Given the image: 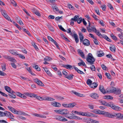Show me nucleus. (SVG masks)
<instances>
[{"label":"nucleus","mask_w":123,"mask_h":123,"mask_svg":"<svg viewBox=\"0 0 123 123\" xmlns=\"http://www.w3.org/2000/svg\"><path fill=\"white\" fill-rule=\"evenodd\" d=\"M69 111L66 109H61L60 114L63 115L69 114V115H66V117L70 119H73V117L72 116V115L69 114Z\"/></svg>","instance_id":"nucleus-1"},{"label":"nucleus","mask_w":123,"mask_h":123,"mask_svg":"<svg viewBox=\"0 0 123 123\" xmlns=\"http://www.w3.org/2000/svg\"><path fill=\"white\" fill-rule=\"evenodd\" d=\"M86 60L89 63V64L92 65L95 61V59L93 57L92 54L89 53L86 58Z\"/></svg>","instance_id":"nucleus-2"},{"label":"nucleus","mask_w":123,"mask_h":123,"mask_svg":"<svg viewBox=\"0 0 123 123\" xmlns=\"http://www.w3.org/2000/svg\"><path fill=\"white\" fill-rule=\"evenodd\" d=\"M71 20L76 22L77 21V23L79 24L82 21V18L80 17L79 18V16L77 15H75L74 18H72L71 19Z\"/></svg>","instance_id":"nucleus-3"},{"label":"nucleus","mask_w":123,"mask_h":123,"mask_svg":"<svg viewBox=\"0 0 123 123\" xmlns=\"http://www.w3.org/2000/svg\"><path fill=\"white\" fill-rule=\"evenodd\" d=\"M0 12L2 15L9 21L12 22L11 20L9 17L6 14V11L4 10L1 9Z\"/></svg>","instance_id":"nucleus-4"},{"label":"nucleus","mask_w":123,"mask_h":123,"mask_svg":"<svg viewBox=\"0 0 123 123\" xmlns=\"http://www.w3.org/2000/svg\"><path fill=\"white\" fill-rule=\"evenodd\" d=\"M3 57L5 59L8 60L10 61L14 62H16V60L14 58L10 56L7 55H3Z\"/></svg>","instance_id":"nucleus-5"},{"label":"nucleus","mask_w":123,"mask_h":123,"mask_svg":"<svg viewBox=\"0 0 123 123\" xmlns=\"http://www.w3.org/2000/svg\"><path fill=\"white\" fill-rule=\"evenodd\" d=\"M54 119L60 121H67L66 118L61 116H55Z\"/></svg>","instance_id":"nucleus-6"},{"label":"nucleus","mask_w":123,"mask_h":123,"mask_svg":"<svg viewBox=\"0 0 123 123\" xmlns=\"http://www.w3.org/2000/svg\"><path fill=\"white\" fill-rule=\"evenodd\" d=\"M62 105L63 106L66 107L71 108L73 107L75 105H76V104L75 103H73L68 104H62Z\"/></svg>","instance_id":"nucleus-7"},{"label":"nucleus","mask_w":123,"mask_h":123,"mask_svg":"<svg viewBox=\"0 0 123 123\" xmlns=\"http://www.w3.org/2000/svg\"><path fill=\"white\" fill-rule=\"evenodd\" d=\"M111 108L114 110L116 111H120L122 109L120 107L115 105L113 102L112 104H111Z\"/></svg>","instance_id":"nucleus-8"},{"label":"nucleus","mask_w":123,"mask_h":123,"mask_svg":"<svg viewBox=\"0 0 123 123\" xmlns=\"http://www.w3.org/2000/svg\"><path fill=\"white\" fill-rule=\"evenodd\" d=\"M9 117V118L14 117V116L13 114L10 112L5 111L4 112V116Z\"/></svg>","instance_id":"nucleus-9"},{"label":"nucleus","mask_w":123,"mask_h":123,"mask_svg":"<svg viewBox=\"0 0 123 123\" xmlns=\"http://www.w3.org/2000/svg\"><path fill=\"white\" fill-rule=\"evenodd\" d=\"M34 81L37 84L41 86H43L44 85L43 82L38 79L36 78L34 79Z\"/></svg>","instance_id":"nucleus-10"},{"label":"nucleus","mask_w":123,"mask_h":123,"mask_svg":"<svg viewBox=\"0 0 123 123\" xmlns=\"http://www.w3.org/2000/svg\"><path fill=\"white\" fill-rule=\"evenodd\" d=\"M7 107L13 113L17 114H18V111H16L14 108L10 106H8Z\"/></svg>","instance_id":"nucleus-11"},{"label":"nucleus","mask_w":123,"mask_h":123,"mask_svg":"<svg viewBox=\"0 0 123 123\" xmlns=\"http://www.w3.org/2000/svg\"><path fill=\"white\" fill-rule=\"evenodd\" d=\"M113 117H114L123 119V114H122L120 113H114L113 114Z\"/></svg>","instance_id":"nucleus-12"},{"label":"nucleus","mask_w":123,"mask_h":123,"mask_svg":"<svg viewBox=\"0 0 123 123\" xmlns=\"http://www.w3.org/2000/svg\"><path fill=\"white\" fill-rule=\"evenodd\" d=\"M90 96L92 98L95 99H97L98 98V95L96 93H93L90 94Z\"/></svg>","instance_id":"nucleus-13"},{"label":"nucleus","mask_w":123,"mask_h":123,"mask_svg":"<svg viewBox=\"0 0 123 123\" xmlns=\"http://www.w3.org/2000/svg\"><path fill=\"white\" fill-rule=\"evenodd\" d=\"M104 115L106 117L109 118H113V114H111L108 112H104Z\"/></svg>","instance_id":"nucleus-14"},{"label":"nucleus","mask_w":123,"mask_h":123,"mask_svg":"<svg viewBox=\"0 0 123 123\" xmlns=\"http://www.w3.org/2000/svg\"><path fill=\"white\" fill-rule=\"evenodd\" d=\"M82 42L84 45L86 46H88L90 44L89 41L86 39H84Z\"/></svg>","instance_id":"nucleus-15"},{"label":"nucleus","mask_w":123,"mask_h":123,"mask_svg":"<svg viewBox=\"0 0 123 123\" xmlns=\"http://www.w3.org/2000/svg\"><path fill=\"white\" fill-rule=\"evenodd\" d=\"M51 104L54 106L57 107H60L61 106V104L60 103L55 101L52 102Z\"/></svg>","instance_id":"nucleus-16"},{"label":"nucleus","mask_w":123,"mask_h":123,"mask_svg":"<svg viewBox=\"0 0 123 123\" xmlns=\"http://www.w3.org/2000/svg\"><path fill=\"white\" fill-rule=\"evenodd\" d=\"M99 88L100 91L103 93L105 94L106 93L104 88L103 86H100Z\"/></svg>","instance_id":"nucleus-17"},{"label":"nucleus","mask_w":123,"mask_h":123,"mask_svg":"<svg viewBox=\"0 0 123 123\" xmlns=\"http://www.w3.org/2000/svg\"><path fill=\"white\" fill-rule=\"evenodd\" d=\"M92 120V119L90 118H85L83 119V121L84 122L88 123H91V120Z\"/></svg>","instance_id":"nucleus-18"},{"label":"nucleus","mask_w":123,"mask_h":123,"mask_svg":"<svg viewBox=\"0 0 123 123\" xmlns=\"http://www.w3.org/2000/svg\"><path fill=\"white\" fill-rule=\"evenodd\" d=\"M98 86V84L94 82L92 83L90 85V87L94 89L96 88Z\"/></svg>","instance_id":"nucleus-19"},{"label":"nucleus","mask_w":123,"mask_h":123,"mask_svg":"<svg viewBox=\"0 0 123 123\" xmlns=\"http://www.w3.org/2000/svg\"><path fill=\"white\" fill-rule=\"evenodd\" d=\"M79 35L80 41L81 43H82L83 41L84 36L83 34L81 33H79Z\"/></svg>","instance_id":"nucleus-20"},{"label":"nucleus","mask_w":123,"mask_h":123,"mask_svg":"<svg viewBox=\"0 0 123 123\" xmlns=\"http://www.w3.org/2000/svg\"><path fill=\"white\" fill-rule=\"evenodd\" d=\"M98 56L99 57H101L104 55V54L102 51H98L97 52Z\"/></svg>","instance_id":"nucleus-21"},{"label":"nucleus","mask_w":123,"mask_h":123,"mask_svg":"<svg viewBox=\"0 0 123 123\" xmlns=\"http://www.w3.org/2000/svg\"><path fill=\"white\" fill-rule=\"evenodd\" d=\"M77 51L78 53L80 54V56L83 58H84L85 57L83 53L82 52V50L79 49L77 50Z\"/></svg>","instance_id":"nucleus-22"},{"label":"nucleus","mask_w":123,"mask_h":123,"mask_svg":"<svg viewBox=\"0 0 123 123\" xmlns=\"http://www.w3.org/2000/svg\"><path fill=\"white\" fill-rule=\"evenodd\" d=\"M35 116L37 117H41L42 118H45L46 117L45 116L43 115L38 114H34Z\"/></svg>","instance_id":"nucleus-23"},{"label":"nucleus","mask_w":123,"mask_h":123,"mask_svg":"<svg viewBox=\"0 0 123 123\" xmlns=\"http://www.w3.org/2000/svg\"><path fill=\"white\" fill-rule=\"evenodd\" d=\"M110 50L113 53H114L116 51V48L114 45H113L111 47H110Z\"/></svg>","instance_id":"nucleus-24"},{"label":"nucleus","mask_w":123,"mask_h":123,"mask_svg":"<svg viewBox=\"0 0 123 123\" xmlns=\"http://www.w3.org/2000/svg\"><path fill=\"white\" fill-rule=\"evenodd\" d=\"M9 52L12 54L17 55L18 53V52L16 51H15L14 50H9Z\"/></svg>","instance_id":"nucleus-25"},{"label":"nucleus","mask_w":123,"mask_h":123,"mask_svg":"<svg viewBox=\"0 0 123 123\" xmlns=\"http://www.w3.org/2000/svg\"><path fill=\"white\" fill-rule=\"evenodd\" d=\"M44 100L48 101H53L55 100V99L51 97H46L44 99Z\"/></svg>","instance_id":"nucleus-26"},{"label":"nucleus","mask_w":123,"mask_h":123,"mask_svg":"<svg viewBox=\"0 0 123 123\" xmlns=\"http://www.w3.org/2000/svg\"><path fill=\"white\" fill-rule=\"evenodd\" d=\"M64 67L67 69H73L72 66L69 65H64Z\"/></svg>","instance_id":"nucleus-27"},{"label":"nucleus","mask_w":123,"mask_h":123,"mask_svg":"<svg viewBox=\"0 0 123 123\" xmlns=\"http://www.w3.org/2000/svg\"><path fill=\"white\" fill-rule=\"evenodd\" d=\"M73 76L74 75L73 74L69 75H67V76H65V77L69 80H71L73 79Z\"/></svg>","instance_id":"nucleus-28"},{"label":"nucleus","mask_w":123,"mask_h":123,"mask_svg":"<svg viewBox=\"0 0 123 123\" xmlns=\"http://www.w3.org/2000/svg\"><path fill=\"white\" fill-rule=\"evenodd\" d=\"M5 88L6 91L9 93L10 92L11 90H12V89L9 87L7 86L5 87Z\"/></svg>","instance_id":"nucleus-29"},{"label":"nucleus","mask_w":123,"mask_h":123,"mask_svg":"<svg viewBox=\"0 0 123 123\" xmlns=\"http://www.w3.org/2000/svg\"><path fill=\"white\" fill-rule=\"evenodd\" d=\"M22 30L24 32L27 33L29 36H31V34H30V32L26 29L23 28Z\"/></svg>","instance_id":"nucleus-30"},{"label":"nucleus","mask_w":123,"mask_h":123,"mask_svg":"<svg viewBox=\"0 0 123 123\" xmlns=\"http://www.w3.org/2000/svg\"><path fill=\"white\" fill-rule=\"evenodd\" d=\"M105 98L107 99H113V97L112 96L110 95L105 96Z\"/></svg>","instance_id":"nucleus-31"},{"label":"nucleus","mask_w":123,"mask_h":123,"mask_svg":"<svg viewBox=\"0 0 123 123\" xmlns=\"http://www.w3.org/2000/svg\"><path fill=\"white\" fill-rule=\"evenodd\" d=\"M104 112V111H101L99 110H97L96 111V113L97 114H103Z\"/></svg>","instance_id":"nucleus-32"},{"label":"nucleus","mask_w":123,"mask_h":123,"mask_svg":"<svg viewBox=\"0 0 123 123\" xmlns=\"http://www.w3.org/2000/svg\"><path fill=\"white\" fill-rule=\"evenodd\" d=\"M88 22H89V25L87 27V29L88 30V32H91V28L90 27V22L89 20H88Z\"/></svg>","instance_id":"nucleus-33"},{"label":"nucleus","mask_w":123,"mask_h":123,"mask_svg":"<svg viewBox=\"0 0 123 123\" xmlns=\"http://www.w3.org/2000/svg\"><path fill=\"white\" fill-rule=\"evenodd\" d=\"M52 8L53 9L54 11L56 12H58L59 11V10L57 7L56 6H52Z\"/></svg>","instance_id":"nucleus-34"},{"label":"nucleus","mask_w":123,"mask_h":123,"mask_svg":"<svg viewBox=\"0 0 123 123\" xmlns=\"http://www.w3.org/2000/svg\"><path fill=\"white\" fill-rule=\"evenodd\" d=\"M81 62L78 63V66H80L81 65H82L84 66H86V64L85 63L83 62L82 60H81Z\"/></svg>","instance_id":"nucleus-35"},{"label":"nucleus","mask_w":123,"mask_h":123,"mask_svg":"<svg viewBox=\"0 0 123 123\" xmlns=\"http://www.w3.org/2000/svg\"><path fill=\"white\" fill-rule=\"evenodd\" d=\"M107 6L111 10H114V9L113 7L109 3H107Z\"/></svg>","instance_id":"nucleus-36"},{"label":"nucleus","mask_w":123,"mask_h":123,"mask_svg":"<svg viewBox=\"0 0 123 123\" xmlns=\"http://www.w3.org/2000/svg\"><path fill=\"white\" fill-rule=\"evenodd\" d=\"M106 56L108 58H111V60L113 61H114L115 60V59H112V57L111 54L107 55H106Z\"/></svg>","instance_id":"nucleus-37"},{"label":"nucleus","mask_w":123,"mask_h":123,"mask_svg":"<svg viewBox=\"0 0 123 123\" xmlns=\"http://www.w3.org/2000/svg\"><path fill=\"white\" fill-rule=\"evenodd\" d=\"M0 75L1 76H6L7 75L3 71L0 70Z\"/></svg>","instance_id":"nucleus-38"},{"label":"nucleus","mask_w":123,"mask_h":123,"mask_svg":"<svg viewBox=\"0 0 123 123\" xmlns=\"http://www.w3.org/2000/svg\"><path fill=\"white\" fill-rule=\"evenodd\" d=\"M10 96V98H15L16 96L13 94H8Z\"/></svg>","instance_id":"nucleus-39"},{"label":"nucleus","mask_w":123,"mask_h":123,"mask_svg":"<svg viewBox=\"0 0 123 123\" xmlns=\"http://www.w3.org/2000/svg\"><path fill=\"white\" fill-rule=\"evenodd\" d=\"M58 27L61 30H62L64 32H66L67 31L65 30L61 25H59Z\"/></svg>","instance_id":"nucleus-40"},{"label":"nucleus","mask_w":123,"mask_h":123,"mask_svg":"<svg viewBox=\"0 0 123 123\" xmlns=\"http://www.w3.org/2000/svg\"><path fill=\"white\" fill-rule=\"evenodd\" d=\"M111 92H116V88L112 87L111 90Z\"/></svg>","instance_id":"nucleus-41"},{"label":"nucleus","mask_w":123,"mask_h":123,"mask_svg":"<svg viewBox=\"0 0 123 123\" xmlns=\"http://www.w3.org/2000/svg\"><path fill=\"white\" fill-rule=\"evenodd\" d=\"M17 55L19 57H20V58L22 59H25V57L24 55H22L18 54V53Z\"/></svg>","instance_id":"nucleus-42"},{"label":"nucleus","mask_w":123,"mask_h":123,"mask_svg":"<svg viewBox=\"0 0 123 123\" xmlns=\"http://www.w3.org/2000/svg\"><path fill=\"white\" fill-rule=\"evenodd\" d=\"M92 82V81L91 80L88 79L87 80L86 83L87 85H90L91 84Z\"/></svg>","instance_id":"nucleus-43"},{"label":"nucleus","mask_w":123,"mask_h":123,"mask_svg":"<svg viewBox=\"0 0 123 123\" xmlns=\"http://www.w3.org/2000/svg\"><path fill=\"white\" fill-rule=\"evenodd\" d=\"M56 98L59 100H62L64 99V98L59 96H56Z\"/></svg>","instance_id":"nucleus-44"},{"label":"nucleus","mask_w":123,"mask_h":123,"mask_svg":"<svg viewBox=\"0 0 123 123\" xmlns=\"http://www.w3.org/2000/svg\"><path fill=\"white\" fill-rule=\"evenodd\" d=\"M112 103L113 102H111L109 103H108L106 102V103H105L106 104L105 106H106L108 107H111V104H112Z\"/></svg>","instance_id":"nucleus-45"},{"label":"nucleus","mask_w":123,"mask_h":123,"mask_svg":"<svg viewBox=\"0 0 123 123\" xmlns=\"http://www.w3.org/2000/svg\"><path fill=\"white\" fill-rule=\"evenodd\" d=\"M11 2L13 5V6H17L16 3L14 0H12L11 1Z\"/></svg>","instance_id":"nucleus-46"},{"label":"nucleus","mask_w":123,"mask_h":123,"mask_svg":"<svg viewBox=\"0 0 123 123\" xmlns=\"http://www.w3.org/2000/svg\"><path fill=\"white\" fill-rule=\"evenodd\" d=\"M72 92L74 93L75 95L80 97H81V96H80V94L74 91H72Z\"/></svg>","instance_id":"nucleus-47"},{"label":"nucleus","mask_w":123,"mask_h":123,"mask_svg":"<svg viewBox=\"0 0 123 123\" xmlns=\"http://www.w3.org/2000/svg\"><path fill=\"white\" fill-rule=\"evenodd\" d=\"M105 74L108 79H111V76L109 73H105Z\"/></svg>","instance_id":"nucleus-48"},{"label":"nucleus","mask_w":123,"mask_h":123,"mask_svg":"<svg viewBox=\"0 0 123 123\" xmlns=\"http://www.w3.org/2000/svg\"><path fill=\"white\" fill-rule=\"evenodd\" d=\"M91 27V31H92L95 32H97V30L95 27Z\"/></svg>","instance_id":"nucleus-49"},{"label":"nucleus","mask_w":123,"mask_h":123,"mask_svg":"<svg viewBox=\"0 0 123 123\" xmlns=\"http://www.w3.org/2000/svg\"><path fill=\"white\" fill-rule=\"evenodd\" d=\"M106 7V6L105 5H102L101 6V7L102 8V10L104 11H105Z\"/></svg>","instance_id":"nucleus-50"},{"label":"nucleus","mask_w":123,"mask_h":123,"mask_svg":"<svg viewBox=\"0 0 123 123\" xmlns=\"http://www.w3.org/2000/svg\"><path fill=\"white\" fill-rule=\"evenodd\" d=\"M92 16L95 20H98L97 16L94 14L93 13V14H92Z\"/></svg>","instance_id":"nucleus-51"},{"label":"nucleus","mask_w":123,"mask_h":123,"mask_svg":"<svg viewBox=\"0 0 123 123\" xmlns=\"http://www.w3.org/2000/svg\"><path fill=\"white\" fill-rule=\"evenodd\" d=\"M101 65L103 70H106L107 68L104 64H102Z\"/></svg>","instance_id":"nucleus-52"},{"label":"nucleus","mask_w":123,"mask_h":123,"mask_svg":"<svg viewBox=\"0 0 123 123\" xmlns=\"http://www.w3.org/2000/svg\"><path fill=\"white\" fill-rule=\"evenodd\" d=\"M95 33H96L97 35L100 38L101 37H102V34L99 32V31H98L97 32H97Z\"/></svg>","instance_id":"nucleus-53"},{"label":"nucleus","mask_w":123,"mask_h":123,"mask_svg":"<svg viewBox=\"0 0 123 123\" xmlns=\"http://www.w3.org/2000/svg\"><path fill=\"white\" fill-rule=\"evenodd\" d=\"M51 58L48 57H46L44 59V60L45 61H49L50 60Z\"/></svg>","instance_id":"nucleus-54"},{"label":"nucleus","mask_w":123,"mask_h":123,"mask_svg":"<svg viewBox=\"0 0 123 123\" xmlns=\"http://www.w3.org/2000/svg\"><path fill=\"white\" fill-rule=\"evenodd\" d=\"M94 39V40H93V41L95 44L96 45H98L99 44L98 43V41L95 38Z\"/></svg>","instance_id":"nucleus-55"},{"label":"nucleus","mask_w":123,"mask_h":123,"mask_svg":"<svg viewBox=\"0 0 123 123\" xmlns=\"http://www.w3.org/2000/svg\"><path fill=\"white\" fill-rule=\"evenodd\" d=\"M53 42L57 48L58 49H59L60 48L58 45L57 43L55 40L54 41H53Z\"/></svg>","instance_id":"nucleus-56"},{"label":"nucleus","mask_w":123,"mask_h":123,"mask_svg":"<svg viewBox=\"0 0 123 123\" xmlns=\"http://www.w3.org/2000/svg\"><path fill=\"white\" fill-rule=\"evenodd\" d=\"M47 37L49 40V41H51L52 42H53V41H55L50 37L48 36Z\"/></svg>","instance_id":"nucleus-57"},{"label":"nucleus","mask_w":123,"mask_h":123,"mask_svg":"<svg viewBox=\"0 0 123 123\" xmlns=\"http://www.w3.org/2000/svg\"><path fill=\"white\" fill-rule=\"evenodd\" d=\"M14 25L18 28L19 30H21V28L18 25L16 24L15 22H14Z\"/></svg>","instance_id":"nucleus-58"},{"label":"nucleus","mask_w":123,"mask_h":123,"mask_svg":"<svg viewBox=\"0 0 123 123\" xmlns=\"http://www.w3.org/2000/svg\"><path fill=\"white\" fill-rule=\"evenodd\" d=\"M90 68L92 71H95V67L94 65H92V66L90 67Z\"/></svg>","instance_id":"nucleus-59"},{"label":"nucleus","mask_w":123,"mask_h":123,"mask_svg":"<svg viewBox=\"0 0 123 123\" xmlns=\"http://www.w3.org/2000/svg\"><path fill=\"white\" fill-rule=\"evenodd\" d=\"M67 6L69 9H73V7L71 4H68Z\"/></svg>","instance_id":"nucleus-60"},{"label":"nucleus","mask_w":123,"mask_h":123,"mask_svg":"<svg viewBox=\"0 0 123 123\" xmlns=\"http://www.w3.org/2000/svg\"><path fill=\"white\" fill-rule=\"evenodd\" d=\"M1 68L3 71H5L6 69V65L4 64L1 66Z\"/></svg>","instance_id":"nucleus-61"},{"label":"nucleus","mask_w":123,"mask_h":123,"mask_svg":"<svg viewBox=\"0 0 123 123\" xmlns=\"http://www.w3.org/2000/svg\"><path fill=\"white\" fill-rule=\"evenodd\" d=\"M111 36L113 39L114 40H117V37L112 34L111 35Z\"/></svg>","instance_id":"nucleus-62"},{"label":"nucleus","mask_w":123,"mask_h":123,"mask_svg":"<svg viewBox=\"0 0 123 123\" xmlns=\"http://www.w3.org/2000/svg\"><path fill=\"white\" fill-rule=\"evenodd\" d=\"M62 73L63 75L66 76L68 75V73L65 70H63L62 71Z\"/></svg>","instance_id":"nucleus-63"},{"label":"nucleus","mask_w":123,"mask_h":123,"mask_svg":"<svg viewBox=\"0 0 123 123\" xmlns=\"http://www.w3.org/2000/svg\"><path fill=\"white\" fill-rule=\"evenodd\" d=\"M99 23L102 26H104V23L103 21L102 20H100V21H99Z\"/></svg>","instance_id":"nucleus-64"}]
</instances>
